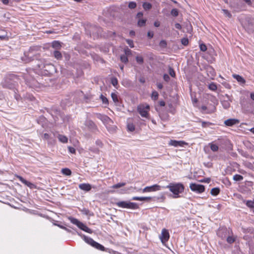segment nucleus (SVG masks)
Wrapping results in <instances>:
<instances>
[{"mask_svg": "<svg viewBox=\"0 0 254 254\" xmlns=\"http://www.w3.org/2000/svg\"><path fill=\"white\" fill-rule=\"evenodd\" d=\"M165 188L169 189L170 191L173 193L174 198L179 197V194L182 193L184 190V187L181 183H171L165 187Z\"/></svg>", "mask_w": 254, "mask_h": 254, "instance_id": "nucleus-2", "label": "nucleus"}, {"mask_svg": "<svg viewBox=\"0 0 254 254\" xmlns=\"http://www.w3.org/2000/svg\"><path fill=\"white\" fill-rule=\"evenodd\" d=\"M117 205L119 207L135 209L138 208L137 204L134 202H130L125 201L118 202Z\"/></svg>", "mask_w": 254, "mask_h": 254, "instance_id": "nucleus-5", "label": "nucleus"}, {"mask_svg": "<svg viewBox=\"0 0 254 254\" xmlns=\"http://www.w3.org/2000/svg\"><path fill=\"white\" fill-rule=\"evenodd\" d=\"M159 45L162 48H165L167 46V42L165 40H161L159 43Z\"/></svg>", "mask_w": 254, "mask_h": 254, "instance_id": "nucleus-45", "label": "nucleus"}, {"mask_svg": "<svg viewBox=\"0 0 254 254\" xmlns=\"http://www.w3.org/2000/svg\"><path fill=\"white\" fill-rule=\"evenodd\" d=\"M111 83L112 85L116 88H117V86L118 84V79L116 77H112L111 78Z\"/></svg>", "mask_w": 254, "mask_h": 254, "instance_id": "nucleus-26", "label": "nucleus"}, {"mask_svg": "<svg viewBox=\"0 0 254 254\" xmlns=\"http://www.w3.org/2000/svg\"><path fill=\"white\" fill-rule=\"evenodd\" d=\"M182 44L184 46H187L189 43V40L187 38H184L181 40Z\"/></svg>", "mask_w": 254, "mask_h": 254, "instance_id": "nucleus-43", "label": "nucleus"}, {"mask_svg": "<svg viewBox=\"0 0 254 254\" xmlns=\"http://www.w3.org/2000/svg\"><path fill=\"white\" fill-rule=\"evenodd\" d=\"M149 109V106L146 104H140L137 108V111L140 116L146 118H148L149 117L148 112Z\"/></svg>", "mask_w": 254, "mask_h": 254, "instance_id": "nucleus-3", "label": "nucleus"}, {"mask_svg": "<svg viewBox=\"0 0 254 254\" xmlns=\"http://www.w3.org/2000/svg\"><path fill=\"white\" fill-rule=\"evenodd\" d=\"M126 185L125 183H120L113 185L112 188L113 189H118Z\"/></svg>", "mask_w": 254, "mask_h": 254, "instance_id": "nucleus-31", "label": "nucleus"}, {"mask_svg": "<svg viewBox=\"0 0 254 254\" xmlns=\"http://www.w3.org/2000/svg\"><path fill=\"white\" fill-rule=\"evenodd\" d=\"M16 176L17 178H18L23 184L28 186L30 189L36 188V186L34 184L27 181L23 178H22L21 176L19 175H16Z\"/></svg>", "mask_w": 254, "mask_h": 254, "instance_id": "nucleus-11", "label": "nucleus"}, {"mask_svg": "<svg viewBox=\"0 0 254 254\" xmlns=\"http://www.w3.org/2000/svg\"><path fill=\"white\" fill-rule=\"evenodd\" d=\"M169 73L172 77H175V75H176L175 72L174 70L172 67H169Z\"/></svg>", "mask_w": 254, "mask_h": 254, "instance_id": "nucleus-41", "label": "nucleus"}, {"mask_svg": "<svg viewBox=\"0 0 254 254\" xmlns=\"http://www.w3.org/2000/svg\"><path fill=\"white\" fill-rule=\"evenodd\" d=\"M127 127L128 130L130 131H133L135 129L134 126L132 123L128 124L127 125Z\"/></svg>", "mask_w": 254, "mask_h": 254, "instance_id": "nucleus-29", "label": "nucleus"}, {"mask_svg": "<svg viewBox=\"0 0 254 254\" xmlns=\"http://www.w3.org/2000/svg\"><path fill=\"white\" fill-rule=\"evenodd\" d=\"M175 27L176 29H182V26L180 24L177 23L175 24Z\"/></svg>", "mask_w": 254, "mask_h": 254, "instance_id": "nucleus-54", "label": "nucleus"}, {"mask_svg": "<svg viewBox=\"0 0 254 254\" xmlns=\"http://www.w3.org/2000/svg\"><path fill=\"white\" fill-rule=\"evenodd\" d=\"M136 6V4L135 2L131 1L128 3V7L130 9L135 8Z\"/></svg>", "mask_w": 254, "mask_h": 254, "instance_id": "nucleus-42", "label": "nucleus"}, {"mask_svg": "<svg viewBox=\"0 0 254 254\" xmlns=\"http://www.w3.org/2000/svg\"><path fill=\"white\" fill-rule=\"evenodd\" d=\"M79 188L83 190L88 191L91 190V186L89 184L83 183L79 185Z\"/></svg>", "mask_w": 254, "mask_h": 254, "instance_id": "nucleus-16", "label": "nucleus"}, {"mask_svg": "<svg viewBox=\"0 0 254 254\" xmlns=\"http://www.w3.org/2000/svg\"><path fill=\"white\" fill-rule=\"evenodd\" d=\"M82 239L87 244L90 245L93 247L96 248L98 250L104 251L105 250V248L101 244L98 243L97 242L94 241L92 239L87 237L85 235L82 236Z\"/></svg>", "mask_w": 254, "mask_h": 254, "instance_id": "nucleus-4", "label": "nucleus"}, {"mask_svg": "<svg viewBox=\"0 0 254 254\" xmlns=\"http://www.w3.org/2000/svg\"><path fill=\"white\" fill-rule=\"evenodd\" d=\"M78 227L79 228L82 230L88 233H92V231L90 229L87 227L85 224H84L82 222H81L80 224H79V225L78 226Z\"/></svg>", "mask_w": 254, "mask_h": 254, "instance_id": "nucleus-18", "label": "nucleus"}, {"mask_svg": "<svg viewBox=\"0 0 254 254\" xmlns=\"http://www.w3.org/2000/svg\"><path fill=\"white\" fill-rule=\"evenodd\" d=\"M190 190L197 193H201L205 190L204 186L195 183H191L190 184Z\"/></svg>", "mask_w": 254, "mask_h": 254, "instance_id": "nucleus-6", "label": "nucleus"}, {"mask_svg": "<svg viewBox=\"0 0 254 254\" xmlns=\"http://www.w3.org/2000/svg\"><path fill=\"white\" fill-rule=\"evenodd\" d=\"M136 16L138 18H140L143 16V13L142 12H138Z\"/></svg>", "mask_w": 254, "mask_h": 254, "instance_id": "nucleus-61", "label": "nucleus"}, {"mask_svg": "<svg viewBox=\"0 0 254 254\" xmlns=\"http://www.w3.org/2000/svg\"><path fill=\"white\" fill-rule=\"evenodd\" d=\"M239 123L238 120L234 119H228L224 122V124L226 126L231 127L234 125L237 124Z\"/></svg>", "mask_w": 254, "mask_h": 254, "instance_id": "nucleus-14", "label": "nucleus"}, {"mask_svg": "<svg viewBox=\"0 0 254 254\" xmlns=\"http://www.w3.org/2000/svg\"><path fill=\"white\" fill-rule=\"evenodd\" d=\"M163 78H164V80H165L166 81H167V82L169 81V80H170V77L167 74H165L164 75Z\"/></svg>", "mask_w": 254, "mask_h": 254, "instance_id": "nucleus-51", "label": "nucleus"}, {"mask_svg": "<svg viewBox=\"0 0 254 254\" xmlns=\"http://www.w3.org/2000/svg\"><path fill=\"white\" fill-rule=\"evenodd\" d=\"M162 189H165L164 186H161L158 185H154L151 186L146 187L142 190L143 192H151V191H155L161 190Z\"/></svg>", "mask_w": 254, "mask_h": 254, "instance_id": "nucleus-7", "label": "nucleus"}, {"mask_svg": "<svg viewBox=\"0 0 254 254\" xmlns=\"http://www.w3.org/2000/svg\"><path fill=\"white\" fill-rule=\"evenodd\" d=\"M70 220V221L74 224L76 225L77 227L79 225V224H80L81 222L78 221L77 219L75 218H69Z\"/></svg>", "mask_w": 254, "mask_h": 254, "instance_id": "nucleus-28", "label": "nucleus"}, {"mask_svg": "<svg viewBox=\"0 0 254 254\" xmlns=\"http://www.w3.org/2000/svg\"><path fill=\"white\" fill-rule=\"evenodd\" d=\"M154 25L156 27H158L160 26V22L159 21H155L154 23Z\"/></svg>", "mask_w": 254, "mask_h": 254, "instance_id": "nucleus-58", "label": "nucleus"}, {"mask_svg": "<svg viewBox=\"0 0 254 254\" xmlns=\"http://www.w3.org/2000/svg\"><path fill=\"white\" fill-rule=\"evenodd\" d=\"M200 49L202 52H205L207 50V47L205 44H201L199 45Z\"/></svg>", "mask_w": 254, "mask_h": 254, "instance_id": "nucleus-44", "label": "nucleus"}, {"mask_svg": "<svg viewBox=\"0 0 254 254\" xmlns=\"http://www.w3.org/2000/svg\"><path fill=\"white\" fill-rule=\"evenodd\" d=\"M159 238L162 243L167 242L170 238L168 230L165 228L163 229Z\"/></svg>", "mask_w": 254, "mask_h": 254, "instance_id": "nucleus-8", "label": "nucleus"}, {"mask_svg": "<svg viewBox=\"0 0 254 254\" xmlns=\"http://www.w3.org/2000/svg\"><path fill=\"white\" fill-rule=\"evenodd\" d=\"M120 59L121 61L124 63H127L128 62V59L126 55H122Z\"/></svg>", "mask_w": 254, "mask_h": 254, "instance_id": "nucleus-36", "label": "nucleus"}, {"mask_svg": "<svg viewBox=\"0 0 254 254\" xmlns=\"http://www.w3.org/2000/svg\"><path fill=\"white\" fill-rule=\"evenodd\" d=\"M132 199L134 200L142 201V199L141 198V197H138V196H134L132 197Z\"/></svg>", "mask_w": 254, "mask_h": 254, "instance_id": "nucleus-53", "label": "nucleus"}, {"mask_svg": "<svg viewBox=\"0 0 254 254\" xmlns=\"http://www.w3.org/2000/svg\"><path fill=\"white\" fill-rule=\"evenodd\" d=\"M29 86L32 87H36V81L34 79H33L31 82H29Z\"/></svg>", "mask_w": 254, "mask_h": 254, "instance_id": "nucleus-48", "label": "nucleus"}, {"mask_svg": "<svg viewBox=\"0 0 254 254\" xmlns=\"http://www.w3.org/2000/svg\"><path fill=\"white\" fill-rule=\"evenodd\" d=\"M226 97L227 99L222 101L221 104L224 108L228 109L230 107V103L231 100L228 95H226Z\"/></svg>", "mask_w": 254, "mask_h": 254, "instance_id": "nucleus-15", "label": "nucleus"}, {"mask_svg": "<svg viewBox=\"0 0 254 254\" xmlns=\"http://www.w3.org/2000/svg\"><path fill=\"white\" fill-rule=\"evenodd\" d=\"M154 33L152 31H148L147 33V36L149 38H152L153 37Z\"/></svg>", "mask_w": 254, "mask_h": 254, "instance_id": "nucleus-52", "label": "nucleus"}, {"mask_svg": "<svg viewBox=\"0 0 254 254\" xmlns=\"http://www.w3.org/2000/svg\"><path fill=\"white\" fill-rule=\"evenodd\" d=\"M247 206L250 208H254V201L248 200L246 203Z\"/></svg>", "mask_w": 254, "mask_h": 254, "instance_id": "nucleus-32", "label": "nucleus"}, {"mask_svg": "<svg viewBox=\"0 0 254 254\" xmlns=\"http://www.w3.org/2000/svg\"><path fill=\"white\" fill-rule=\"evenodd\" d=\"M159 103L160 106H164L165 105V103L163 101H159Z\"/></svg>", "mask_w": 254, "mask_h": 254, "instance_id": "nucleus-60", "label": "nucleus"}, {"mask_svg": "<svg viewBox=\"0 0 254 254\" xmlns=\"http://www.w3.org/2000/svg\"><path fill=\"white\" fill-rule=\"evenodd\" d=\"M251 98L254 101V92H252L250 94Z\"/></svg>", "mask_w": 254, "mask_h": 254, "instance_id": "nucleus-64", "label": "nucleus"}, {"mask_svg": "<svg viewBox=\"0 0 254 254\" xmlns=\"http://www.w3.org/2000/svg\"><path fill=\"white\" fill-rule=\"evenodd\" d=\"M71 173V171L68 168H64V175L69 176Z\"/></svg>", "mask_w": 254, "mask_h": 254, "instance_id": "nucleus-47", "label": "nucleus"}, {"mask_svg": "<svg viewBox=\"0 0 254 254\" xmlns=\"http://www.w3.org/2000/svg\"><path fill=\"white\" fill-rule=\"evenodd\" d=\"M219 192H220V189L218 188H213L211 190V194L214 196H216L217 195H218L219 194Z\"/></svg>", "mask_w": 254, "mask_h": 254, "instance_id": "nucleus-22", "label": "nucleus"}, {"mask_svg": "<svg viewBox=\"0 0 254 254\" xmlns=\"http://www.w3.org/2000/svg\"><path fill=\"white\" fill-rule=\"evenodd\" d=\"M41 51V47L39 46L31 47L29 50L25 52L24 56L21 59L25 63H29L35 59H38L40 57L39 52Z\"/></svg>", "mask_w": 254, "mask_h": 254, "instance_id": "nucleus-1", "label": "nucleus"}, {"mask_svg": "<svg viewBox=\"0 0 254 254\" xmlns=\"http://www.w3.org/2000/svg\"><path fill=\"white\" fill-rule=\"evenodd\" d=\"M171 14L174 16H177L179 14L178 10L176 8H173L171 11Z\"/></svg>", "mask_w": 254, "mask_h": 254, "instance_id": "nucleus-34", "label": "nucleus"}, {"mask_svg": "<svg viewBox=\"0 0 254 254\" xmlns=\"http://www.w3.org/2000/svg\"><path fill=\"white\" fill-rule=\"evenodd\" d=\"M85 126L92 130H95L97 129V127L94 123L90 120H86L85 122Z\"/></svg>", "mask_w": 254, "mask_h": 254, "instance_id": "nucleus-12", "label": "nucleus"}, {"mask_svg": "<svg viewBox=\"0 0 254 254\" xmlns=\"http://www.w3.org/2000/svg\"><path fill=\"white\" fill-rule=\"evenodd\" d=\"M54 55L55 58L58 60H61L62 59V55L58 50H55L54 52Z\"/></svg>", "mask_w": 254, "mask_h": 254, "instance_id": "nucleus-21", "label": "nucleus"}, {"mask_svg": "<svg viewBox=\"0 0 254 254\" xmlns=\"http://www.w3.org/2000/svg\"><path fill=\"white\" fill-rule=\"evenodd\" d=\"M52 46L55 50H58L62 47L61 43L58 41H53L52 43Z\"/></svg>", "mask_w": 254, "mask_h": 254, "instance_id": "nucleus-19", "label": "nucleus"}, {"mask_svg": "<svg viewBox=\"0 0 254 254\" xmlns=\"http://www.w3.org/2000/svg\"><path fill=\"white\" fill-rule=\"evenodd\" d=\"M100 99L102 100V103L105 104H108V100L107 98L103 96L102 94L100 95Z\"/></svg>", "mask_w": 254, "mask_h": 254, "instance_id": "nucleus-35", "label": "nucleus"}, {"mask_svg": "<svg viewBox=\"0 0 254 254\" xmlns=\"http://www.w3.org/2000/svg\"><path fill=\"white\" fill-rule=\"evenodd\" d=\"M233 77L236 79L237 81L241 84H244L246 82L245 79L242 76L238 74H233Z\"/></svg>", "mask_w": 254, "mask_h": 254, "instance_id": "nucleus-17", "label": "nucleus"}, {"mask_svg": "<svg viewBox=\"0 0 254 254\" xmlns=\"http://www.w3.org/2000/svg\"><path fill=\"white\" fill-rule=\"evenodd\" d=\"M125 52L126 55H128L130 54V53H131V51L129 49H128V48H127V49H125Z\"/></svg>", "mask_w": 254, "mask_h": 254, "instance_id": "nucleus-55", "label": "nucleus"}, {"mask_svg": "<svg viewBox=\"0 0 254 254\" xmlns=\"http://www.w3.org/2000/svg\"><path fill=\"white\" fill-rule=\"evenodd\" d=\"M96 144H97V145H98V146H99L100 147L102 146V143L100 140H97L96 141Z\"/></svg>", "mask_w": 254, "mask_h": 254, "instance_id": "nucleus-59", "label": "nucleus"}, {"mask_svg": "<svg viewBox=\"0 0 254 254\" xmlns=\"http://www.w3.org/2000/svg\"><path fill=\"white\" fill-rule=\"evenodd\" d=\"M97 117L98 119H100L102 122L105 124H109L111 123H112V121L111 119L108 117L107 116L102 115L100 114H97Z\"/></svg>", "mask_w": 254, "mask_h": 254, "instance_id": "nucleus-10", "label": "nucleus"}, {"mask_svg": "<svg viewBox=\"0 0 254 254\" xmlns=\"http://www.w3.org/2000/svg\"><path fill=\"white\" fill-rule=\"evenodd\" d=\"M186 144V142L183 141H177L175 140H171L169 143V145L175 147L183 146L184 145Z\"/></svg>", "mask_w": 254, "mask_h": 254, "instance_id": "nucleus-13", "label": "nucleus"}, {"mask_svg": "<svg viewBox=\"0 0 254 254\" xmlns=\"http://www.w3.org/2000/svg\"><path fill=\"white\" fill-rule=\"evenodd\" d=\"M49 138V135L48 133H45L44 134V138L45 139H48Z\"/></svg>", "mask_w": 254, "mask_h": 254, "instance_id": "nucleus-57", "label": "nucleus"}, {"mask_svg": "<svg viewBox=\"0 0 254 254\" xmlns=\"http://www.w3.org/2000/svg\"><path fill=\"white\" fill-rule=\"evenodd\" d=\"M146 19H139L138 21V25L139 26H143L146 23Z\"/></svg>", "mask_w": 254, "mask_h": 254, "instance_id": "nucleus-40", "label": "nucleus"}, {"mask_svg": "<svg viewBox=\"0 0 254 254\" xmlns=\"http://www.w3.org/2000/svg\"><path fill=\"white\" fill-rule=\"evenodd\" d=\"M1 1L4 4H8L9 2L8 0H1Z\"/></svg>", "mask_w": 254, "mask_h": 254, "instance_id": "nucleus-62", "label": "nucleus"}, {"mask_svg": "<svg viewBox=\"0 0 254 254\" xmlns=\"http://www.w3.org/2000/svg\"><path fill=\"white\" fill-rule=\"evenodd\" d=\"M233 179L235 181H240L243 180V177L239 174H236L233 176Z\"/></svg>", "mask_w": 254, "mask_h": 254, "instance_id": "nucleus-23", "label": "nucleus"}, {"mask_svg": "<svg viewBox=\"0 0 254 254\" xmlns=\"http://www.w3.org/2000/svg\"><path fill=\"white\" fill-rule=\"evenodd\" d=\"M38 66L41 69H43L44 70L47 71L49 73H51L52 71L55 69L54 65L51 64H38Z\"/></svg>", "mask_w": 254, "mask_h": 254, "instance_id": "nucleus-9", "label": "nucleus"}, {"mask_svg": "<svg viewBox=\"0 0 254 254\" xmlns=\"http://www.w3.org/2000/svg\"><path fill=\"white\" fill-rule=\"evenodd\" d=\"M111 97L115 103L118 102V95L116 93H112Z\"/></svg>", "mask_w": 254, "mask_h": 254, "instance_id": "nucleus-27", "label": "nucleus"}, {"mask_svg": "<svg viewBox=\"0 0 254 254\" xmlns=\"http://www.w3.org/2000/svg\"><path fill=\"white\" fill-rule=\"evenodd\" d=\"M201 126L203 127H208L210 125H212V123H211L210 122L201 121Z\"/></svg>", "mask_w": 254, "mask_h": 254, "instance_id": "nucleus-38", "label": "nucleus"}, {"mask_svg": "<svg viewBox=\"0 0 254 254\" xmlns=\"http://www.w3.org/2000/svg\"><path fill=\"white\" fill-rule=\"evenodd\" d=\"M68 151L71 153H75V149L72 147H68Z\"/></svg>", "mask_w": 254, "mask_h": 254, "instance_id": "nucleus-50", "label": "nucleus"}, {"mask_svg": "<svg viewBox=\"0 0 254 254\" xmlns=\"http://www.w3.org/2000/svg\"><path fill=\"white\" fill-rule=\"evenodd\" d=\"M157 87L159 89H161L163 88V85L161 83H158L157 84Z\"/></svg>", "mask_w": 254, "mask_h": 254, "instance_id": "nucleus-63", "label": "nucleus"}, {"mask_svg": "<svg viewBox=\"0 0 254 254\" xmlns=\"http://www.w3.org/2000/svg\"><path fill=\"white\" fill-rule=\"evenodd\" d=\"M142 6L145 10H149L152 7V5L149 2L143 3Z\"/></svg>", "mask_w": 254, "mask_h": 254, "instance_id": "nucleus-25", "label": "nucleus"}, {"mask_svg": "<svg viewBox=\"0 0 254 254\" xmlns=\"http://www.w3.org/2000/svg\"><path fill=\"white\" fill-rule=\"evenodd\" d=\"M208 88L210 90H212V91H215L217 90V85L215 83H214V82H212L211 83L209 86H208Z\"/></svg>", "mask_w": 254, "mask_h": 254, "instance_id": "nucleus-24", "label": "nucleus"}, {"mask_svg": "<svg viewBox=\"0 0 254 254\" xmlns=\"http://www.w3.org/2000/svg\"><path fill=\"white\" fill-rule=\"evenodd\" d=\"M54 136H55V137H58L61 142H64V136L63 135H62L61 134L55 133V134H54Z\"/></svg>", "mask_w": 254, "mask_h": 254, "instance_id": "nucleus-39", "label": "nucleus"}, {"mask_svg": "<svg viewBox=\"0 0 254 254\" xmlns=\"http://www.w3.org/2000/svg\"><path fill=\"white\" fill-rule=\"evenodd\" d=\"M158 93L155 91H153L152 93V94H151V98L154 100H156L158 99Z\"/></svg>", "mask_w": 254, "mask_h": 254, "instance_id": "nucleus-33", "label": "nucleus"}, {"mask_svg": "<svg viewBox=\"0 0 254 254\" xmlns=\"http://www.w3.org/2000/svg\"><path fill=\"white\" fill-rule=\"evenodd\" d=\"M208 146L210 147L211 150L213 152H216L218 150V146L217 144H215L213 142L209 143L208 144Z\"/></svg>", "mask_w": 254, "mask_h": 254, "instance_id": "nucleus-20", "label": "nucleus"}, {"mask_svg": "<svg viewBox=\"0 0 254 254\" xmlns=\"http://www.w3.org/2000/svg\"><path fill=\"white\" fill-rule=\"evenodd\" d=\"M236 238L233 236H229L227 238V242L229 244H232L235 242Z\"/></svg>", "mask_w": 254, "mask_h": 254, "instance_id": "nucleus-30", "label": "nucleus"}, {"mask_svg": "<svg viewBox=\"0 0 254 254\" xmlns=\"http://www.w3.org/2000/svg\"><path fill=\"white\" fill-rule=\"evenodd\" d=\"M136 60L138 64H142L143 63V59L141 56H137Z\"/></svg>", "mask_w": 254, "mask_h": 254, "instance_id": "nucleus-37", "label": "nucleus"}, {"mask_svg": "<svg viewBox=\"0 0 254 254\" xmlns=\"http://www.w3.org/2000/svg\"><path fill=\"white\" fill-rule=\"evenodd\" d=\"M127 43L129 45V46L131 47V48H133V41L131 40H127Z\"/></svg>", "mask_w": 254, "mask_h": 254, "instance_id": "nucleus-49", "label": "nucleus"}, {"mask_svg": "<svg viewBox=\"0 0 254 254\" xmlns=\"http://www.w3.org/2000/svg\"><path fill=\"white\" fill-rule=\"evenodd\" d=\"M222 11L223 12L224 14L226 16H227L228 17H231V14L229 12L228 10H226V9H223Z\"/></svg>", "mask_w": 254, "mask_h": 254, "instance_id": "nucleus-46", "label": "nucleus"}, {"mask_svg": "<svg viewBox=\"0 0 254 254\" xmlns=\"http://www.w3.org/2000/svg\"><path fill=\"white\" fill-rule=\"evenodd\" d=\"M141 198L142 199V201H144V200H149L151 199V197H141Z\"/></svg>", "mask_w": 254, "mask_h": 254, "instance_id": "nucleus-56", "label": "nucleus"}]
</instances>
